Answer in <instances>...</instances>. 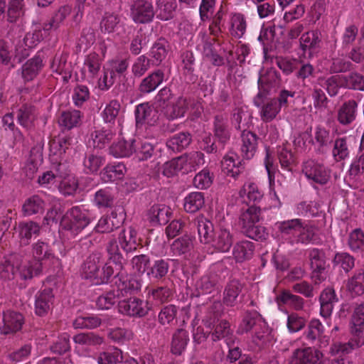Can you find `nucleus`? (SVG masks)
<instances>
[{
	"label": "nucleus",
	"instance_id": "obj_1",
	"mask_svg": "<svg viewBox=\"0 0 364 364\" xmlns=\"http://www.w3.org/2000/svg\"><path fill=\"white\" fill-rule=\"evenodd\" d=\"M195 225L201 242L210 243L218 252H227L230 250L233 240L229 229L223 227L214 229L213 223L203 216L197 217Z\"/></svg>",
	"mask_w": 364,
	"mask_h": 364
},
{
	"label": "nucleus",
	"instance_id": "obj_2",
	"mask_svg": "<svg viewBox=\"0 0 364 364\" xmlns=\"http://www.w3.org/2000/svg\"><path fill=\"white\" fill-rule=\"evenodd\" d=\"M21 253V250L18 253L11 254L1 262V277L11 279L16 274H18L21 279L27 280L41 273L42 264L32 259H23Z\"/></svg>",
	"mask_w": 364,
	"mask_h": 364
},
{
	"label": "nucleus",
	"instance_id": "obj_3",
	"mask_svg": "<svg viewBox=\"0 0 364 364\" xmlns=\"http://www.w3.org/2000/svg\"><path fill=\"white\" fill-rule=\"evenodd\" d=\"M105 251L107 261L104 260V264L98 267L91 281L95 285L107 284L117 272L122 271L124 269L125 259L115 238L110 237L107 240L105 245Z\"/></svg>",
	"mask_w": 364,
	"mask_h": 364
},
{
	"label": "nucleus",
	"instance_id": "obj_4",
	"mask_svg": "<svg viewBox=\"0 0 364 364\" xmlns=\"http://www.w3.org/2000/svg\"><path fill=\"white\" fill-rule=\"evenodd\" d=\"M276 227L282 237L291 245L301 243L308 245L314 243L316 228L301 219L295 218L276 223Z\"/></svg>",
	"mask_w": 364,
	"mask_h": 364
},
{
	"label": "nucleus",
	"instance_id": "obj_5",
	"mask_svg": "<svg viewBox=\"0 0 364 364\" xmlns=\"http://www.w3.org/2000/svg\"><path fill=\"white\" fill-rule=\"evenodd\" d=\"M134 116L136 129H144L143 135L146 139H156L159 136L158 109L148 102L141 103L136 106Z\"/></svg>",
	"mask_w": 364,
	"mask_h": 364
},
{
	"label": "nucleus",
	"instance_id": "obj_6",
	"mask_svg": "<svg viewBox=\"0 0 364 364\" xmlns=\"http://www.w3.org/2000/svg\"><path fill=\"white\" fill-rule=\"evenodd\" d=\"M92 222L90 213L84 206L69 209L61 220V231L68 239L78 235Z\"/></svg>",
	"mask_w": 364,
	"mask_h": 364
},
{
	"label": "nucleus",
	"instance_id": "obj_7",
	"mask_svg": "<svg viewBox=\"0 0 364 364\" xmlns=\"http://www.w3.org/2000/svg\"><path fill=\"white\" fill-rule=\"evenodd\" d=\"M262 209L259 205H250L242 210L239 217V225L242 232L255 240L265 239V228L257 223L261 219Z\"/></svg>",
	"mask_w": 364,
	"mask_h": 364
},
{
	"label": "nucleus",
	"instance_id": "obj_8",
	"mask_svg": "<svg viewBox=\"0 0 364 364\" xmlns=\"http://www.w3.org/2000/svg\"><path fill=\"white\" fill-rule=\"evenodd\" d=\"M205 163L204 154L200 151H192L165 163L164 174L168 177L178 172L188 173L196 171Z\"/></svg>",
	"mask_w": 364,
	"mask_h": 364
},
{
	"label": "nucleus",
	"instance_id": "obj_9",
	"mask_svg": "<svg viewBox=\"0 0 364 364\" xmlns=\"http://www.w3.org/2000/svg\"><path fill=\"white\" fill-rule=\"evenodd\" d=\"M265 323L257 311H247L238 326L237 333H251L253 342L258 344L265 336Z\"/></svg>",
	"mask_w": 364,
	"mask_h": 364
},
{
	"label": "nucleus",
	"instance_id": "obj_10",
	"mask_svg": "<svg viewBox=\"0 0 364 364\" xmlns=\"http://www.w3.org/2000/svg\"><path fill=\"white\" fill-rule=\"evenodd\" d=\"M205 326L209 329L211 340L216 342L224 340L228 346L235 343V337L230 323L226 320L218 321L215 318H205L203 320Z\"/></svg>",
	"mask_w": 364,
	"mask_h": 364
},
{
	"label": "nucleus",
	"instance_id": "obj_11",
	"mask_svg": "<svg viewBox=\"0 0 364 364\" xmlns=\"http://www.w3.org/2000/svg\"><path fill=\"white\" fill-rule=\"evenodd\" d=\"M129 16L137 24H146L153 21L155 10L153 4L149 0H129Z\"/></svg>",
	"mask_w": 364,
	"mask_h": 364
},
{
	"label": "nucleus",
	"instance_id": "obj_12",
	"mask_svg": "<svg viewBox=\"0 0 364 364\" xmlns=\"http://www.w3.org/2000/svg\"><path fill=\"white\" fill-rule=\"evenodd\" d=\"M302 173L311 184L324 186L331 179V171L322 163L310 159L303 164Z\"/></svg>",
	"mask_w": 364,
	"mask_h": 364
},
{
	"label": "nucleus",
	"instance_id": "obj_13",
	"mask_svg": "<svg viewBox=\"0 0 364 364\" xmlns=\"http://www.w3.org/2000/svg\"><path fill=\"white\" fill-rule=\"evenodd\" d=\"M351 338L347 343L335 342L329 350L331 355H336L339 353L348 355L354 349L364 345V328L363 326L353 324L351 327Z\"/></svg>",
	"mask_w": 364,
	"mask_h": 364
},
{
	"label": "nucleus",
	"instance_id": "obj_14",
	"mask_svg": "<svg viewBox=\"0 0 364 364\" xmlns=\"http://www.w3.org/2000/svg\"><path fill=\"white\" fill-rule=\"evenodd\" d=\"M282 86L279 73L274 68L262 69L257 80L258 92L256 95H269L276 92Z\"/></svg>",
	"mask_w": 364,
	"mask_h": 364
},
{
	"label": "nucleus",
	"instance_id": "obj_15",
	"mask_svg": "<svg viewBox=\"0 0 364 364\" xmlns=\"http://www.w3.org/2000/svg\"><path fill=\"white\" fill-rule=\"evenodd\" d=\"M117 308L120 314L132 318L144 317L150 310L147 301L136 296L119 301Z\"/></svg>",
	"mask_w": 364,
	"mask_h": 364
},
{
	"label": "nucleus",
	"instance_id": "obj_16",
	"mask_svg": "<svg viewBox=\"0 0 364 364\" xmlns=\"http://www.w3.org/2000/svg\"><path fill=\"white\" fill-rule=\"evenodd\" d=\"M224 273H228V269L223 264L214 265L210 272L203 276L196 283V289L200 294L212 292L216 284L225 277Z\"/></svg>",
	"mask_w": 364,
	"mask_h": 364
},
{
	"label": "nucleus",
	"instance_id": "obj_17",
	"mask_svg": "<svg viewBox=\"0 0 364 364\" xmlns=\"http://www.w3.org/2000/svg\"><path fill=\"white\" fill-rule=\"evenodd\" d=\"M325 328L318 318H312L304 333V338L309 343L319 348H326L329 344V337L324 334Z\"/></svg>",
	"mask_w": 364,
	"mask_h": 364
},
{
	"label": "nucleus",
	"instance_id": "obj_18",
	"mask_svg": "<svg viewBox=\"0 0 364 364\" xmlns=\"http://www.w3.org/2000/svg\"><path fill=\"white\" fill-rule=\"evenodd\" d=\"M267 95H255L254 105L259 109V115L264 122H270L277 118L282 108L273 98L266 99Z\"/></svg>",
	"mask_w": 364,
	"mask_h": 364
},
{
	"label": "nucleus",
	"instance_id": "obj_19",
	"mask_svg": "<svg viewBox=\"0 0 364 364\" xmlns=\"http://www.w3.org/2000/svg\"><path fill=\"white\" fill-rule=\"evenodd\" d=\"M110 237L115 238L118 245H119L122 250L127 254L134 252L142 247L141 239L137 231L132 227L121 230L117 238L110 235L108 240Z\"/></svg>",
	"mask_w": 364,
	"mask_h": 364
},
{
	"label": "nucleus",
	"instance_id": "obj_20",
	"mask_svg": "<svg viewBox=\"0 0 364 364\" xmlns=\"http://www.w3.org/2000/svg\"><path fill=\"white\" fill-rule=\"evenodd\" d=\"M55 296L53 289L45 288L39 290L35 295L34 313L39 317H45L52 311Z\"/></svg>",
	"mask_w": 364,
	"mask_h": 364
},
{
	"label": "nucleus",
	"instance_id": "obj_21",
	"mask_svg": "<svg viewBox=\"0 0 364 364\" xmlns=\"http://www.w3.org/2000/svg\"><path fill=\"white\" fill-rule=\"evenodd\" d=\"M308 257L312 270V277L316 282H321L325 279V277L323 275L326 263L325 252L322 250L312 248L309 251Z\"/></svg>",
	"mask_w": 364,
	"mask_h": 364
},
{
	"label": "nucleus",
	"instance_id": "obj_22",
	"mask_svg": "<svg viewBox=\"0 0 364 364\" xmlns=\"http://www.w3.org/2000/svg\"><path fill=\"white\" fill-rule=\"evenodd\" d=\"M334 139V134L331 133L328 129L321 125L316 127L311 139L316 153L318 154L326 153Z\"/></svg>",
	"mask_w": 364,
	"mask_h": 364
},
{
	"label": "nucleus",
	"instance_id": "obj_23",
	"mask_svg": "<svg viewBox=\"0 0 364 364\" xmlns=\"http://www.w3.org/2000/svg\"><path fill=\"white\" fill-rule=\"evenodd\" d=\"M352 139L350 136H337L333 141L331 156L336 162H341L350 155Z\"/></svg>",
	"mask_w": 364,
	"mask_h": 364
},
{
	"label": "nucleus",
	"instance_id": "obj_24",
	"mask_svg": "<svg viewBox=\"0 0 364 364\" xmlns=\"http://www.w3.org/2000/svg\"><path fill=\"white\" fill-rule=\"evenodd\" d=\"M41 229L40 225L32 220L19 223L17 227L19 247L23 248L28 246L33 237H36L40 235Z\"/></svg>",
	"mask_w": 364,
	"mask_h": 364
},
{
	"label": "nucleus",
	"instance_id": "obj_25",
	"mask_svg": "<svg viewBox=\"0 0 364 364\" xmlns=\"http://www.w3.org/2000/svg\"><path fill=\"white\" fill-rule=\"evenodd\" d=\"M188 108L186 98L178 97L174 102H169L160 109L161 114L169 121L184 117Z\"/></svg>",
	"mask_w": 364,
	"mask_h": 364
},
{
	"label": "nucleus",
	"instance_id": "obj_26",
	"mask_svg": "<svg viewBox=\"0 0 364 364\" xmlns=\"http://www.w3.org/2000/svg\"><path fill=\"white\" fill-rule=\"evenodd\" d=\"M3 326L0 327L2 334L16 333L21 329L24 323L23 316L14 311H6L3 313Z\"/></svg>",
	"mask_w": 364,
	"mask_h": 364
},
{
	"label": "nucleus",
	"instance_id": "obj_27",
	"mask_svg": "<svg viewBox=\"0 0 364 364\" xmlns=\"http://www.w3.org/2000/svg\"><path fill=\"white\" fill-rule=\"evenodd\" d=\"M213 131L215 139L225 147L230 139V129L227 115L221 114L215 116Z\"/></svg>",
	"mask_w": 364,
	"mask_h": 364
},
{
	"label": "nucleus",
	"instance_id": "obj_28",
	"mask_svg": "<svg viewBox=\"0 0 364 364\" xmlns=\"http://www.w3.org/2000/svg\"><path fill=\"white\" fill-rule=\"evenodd\" d=\"M358 104L355 100L344 102L338 109L336 119L343 126L351 124L356 119Z\"/></svg>",
	"mask_w": 364,
	"mask_h": 364
},
{
	"label": "nucleus",
	"instance_id": "obj_29",
	"mask_svg": "<svg viewBox=\"0 0 364 364\" xmlns=\"http://www.w3.org/2000/svg\"><path fill=\"white\" fill-rule=\"evenodd\" d=\"M323 353L314 348L307 347L294 350L290 364H316Z\"/></svg>",
	"mask_w": 364,
	"mask_h": 364
},
{
	"label": "nucleus",
	"instance_id": "obj_30",
	"mask_svg": "<svg viewBox=\"0 0 364 364\" xmlns=\"http://www.w3.org/2000/svg\"><path fill=\"white\" fill-rule=\"evenodd\" d=\"M38 114L35 106L31 104H23L16 111L17 122L24 129H31L34 127Z\"/></svg>",
	"mask_w": 364,
	"mask_h": 364
},
{
	"label": "nucleus",
	"instance_id": "obj_31",
	"mask_svg": "<svg viewBox=\"0 0 364 364\" xmlns=\"http://www.w3.org/2000/svg\"><path fill=\"white\" fill-rule=\"evenodd\" d=\"M172 262V259L168 258H160L154 260L150 267L147 268L146 274L148 277L154 281L165 279L168 274Z\"/></svg>",
	"mask_w": 364,
	"mask_h": 364
},
{
	"label": "nucleus",
	"instance_id": "obj_32",
	"mask_svg": "<svg viewBox=\"0 0 364 364\" xmlns=\"http://www.w3.org/2000/svg\"><path fill=\"white\" fill-rule=\"evenodd\" d=\"M105 258L102 252L95 251L91 253L84 262L82 267V275L90 282L94 277L99 267L104 264Z\"/></svg>",
	"mask_w": 364,
	"mask_h": 364
},
{
	"label": "nucleus",
	"instance_id": "obj_33",
	"mask_svg": "<svg viewBox=\"0 0 364 364\" xmlns=\"http://www.w3.org/2000/svg\"><path fill=\"white\" fill-rule=\"evenodd\" d=\"M171 215V209L164 205H154L146 214V219L152 226L165 225Z\"/></svg>",
	"mask_w": 364,
	"mask_h": 364
},
{
	"label": "nucleus",
	"instance_id": "obj_34",
	"mask_svg": "<svg viewBox=\"0 0 364 364\" xmlns=\"http://www.w3.org/2000/svg\"><path fill=\"white\" fill-rule=\"evenodd\" d=\"M258 137L256 134L243 130L241 134V155L243 159L250 160L255 154L257 149Z\"/></svg>",
	"mask_w": 364,
	"mask_h": 364
},
{
	"label": "nucleus",
	"instance_id": "obj_35",
	"mask_svg": "<svg viewBox=\"0 0 364 364\" xmlns=\"http://www.w3.org/2000/svg\"><path fill=\"white\" fill-rule=\"evenodd\" d=\"M243 201L250 205H258L262 200L264 193L255 183H246L239 192Z\"/></svg>",
	"mask_w": 364,
	"mask_h": 364
},
{
	"label": "nucleus",
	"instance_id": "obj_36",
	"mask_svg": "<svg viewBox=\"0 0 364 364\" xmlns=\"http://www.w3.org/2000/svg\"><path fill=\"white\" fill-rule=\"evenodd\" d=\"M46 201L39 195H33L25 200L22 205V213L25 217L41 215L46 208Z\"/></svg>",
	"mask_w": 364,
	"mask_h": 364
},
{
	"label": "nucleus",
	"instance_id": "obj_37",
	"mask_svg": "<svg viewBox=\"0 0 364 364\" xmlns=\"http://www.w3.org/2000/svg\"><path fill=\"white\" fill-rule=\"evenodd\" d=\"M122 216L118 218L116 212H112L109 215H104L98 220L95 227L97 233H109L118 229L123 223Z\"/></svg>",
	"mask_w": 364,
	"mask_h": 364
},
{
	"label": "nucleus",
	"instance_id": "obj_38",
	"mask_svg": "<svg viewBox=\"0 0 364 364\" xmlns=\"http://www.w3.org/2000/svg\"><path fill=\"white\" fill-rule=\"evenodd\" d=\"M338 301L335 290L332 288L324 289L320 295V314L323 318H328L333 309L334 304Z\"/></svg>",
	"mask_w": 364,
	"mask_h": 364
},
{
	"label": "nucleus",
	"instance_id": "obj_39",
	"mask_svg": "<svg viewBox=\"0 0 364 364\" xmlns=\"http://www.w3.org/2000/svg\"><path fill=\"white\" fill-rule=\"evenodd\" d=\"M43 67V58L37 54L28 60L21 67V77L25 82L33 80Z\"/></svg>",
	"mask_w": 364,
	"mask_h": 364
},
{
	"label": "nucleus",
	"instance_id": "obj_40",
	"mask_svg": "<svg viewBox=\"0 0 364 364\" xmlns=\"http://www.w3.org/2000/svg\"><path fill=\"white\" fill-rule=\"evenodd\" d=\"M115 134L116 132L110 128L95 129L90 134L88 144L94 148L102 149L110 143Z\"/></svg>",
	"mask_w": 364,
	"mask_h": 364
},
{
	"label": "nucleus",
	"instance_id": "obj_41",
	"mask_svg": "<svg viewBox=\"0 0 364 364\" xmlns=\"http://www.w3.org/2000/svg\"><path fill=\"white\" fill-rule=\"evenodd\" d=\"M70 139L66 137L53 139L49 142V160L50 163L63 161L66 150L69 148Z\"/></svg>",
	"mask_w": 364,
	"mask_h": 364
},
{
	"label": "nucleus",
	"instance_id": "obj_42",
	"mask_svg": "<svg viewBox=\"0 0 364 364\" xmlns=\"http://www.w3.org/2000/svg\"><path fill=\"white\" fill-rule=\"evenodd\" d=\"M32 259L43 264V262L54 258V253L48 242L38 240L31 245Z\"/></svg>",
	"mask_w": 364,
	"mask_h": 364
},
{
	"label": "nucleus",
	"instance_id": "obj_43",
	"mask_svg": "<svg viewBox=\"0 0 364 364\" xmlns=\"http://www.w3.org/2000/svg\"><path fill=\"white\" fill-rule=\"evenodd\" d=\"M84 115L77 109H68L62 112L58 119V123L64 129L70 130L79 127Z\"/></svg>",
	"mask_w": 364,
	"mask_h": 364
},
{
	"label": "nucleus",
	"instance_id": "obj_44",
	"mask_svg": "<svg viewBox=\"0 0 364 364\" xmlns=\"http://www.w3.org/2000/svg\"><path fill=\"white\" fill-rule=\"evenodd\" d=\"M164 70L158 69L144 77L140 85L139 90L142 93H150L154 91L164 80Z\"/></svg>",
	"mask_w": 364,
	"mask_h": 364
},
{
	"label": "nucleus",
	"instance_id": "obj_45",
	"mask_svg": "<svg viewBox=\"0 0 364 364\" xmlns=\"http://www.w3.org/2000/svg\"><path fill=\"white\" fill-rule=\"evenodd\" d=\"M188 343V332L183 328L176 329L171 337V353L176 355H181L186 350Z\"/></svg>",
	"mask_w": 364,
	"mask_h": 364
},
{
	"label": "nucleus",
	"instance_id": "obj_46",
	"mask_svg": "<svg viewBox=\"0 0 364 364\" xmlns=\"http://www.w3.org/2000/svg\"><path fill=\"white\" fill-rule=\"evenodd\" d=\"M178 4L176 0H156L155 14L161 21H168L175 16Z\"/></svg>",
	"mask_w": 364,
	"mask_h": 364
},
{
	"label": "nucleus",
	"instance_id": "obj_47",
	"mask_svg": "<svg viewBox=\"0 0 364 364\" xmlns=\"http://www.w3.org/2000/svg\"><path fill=\"white\" fill-rule=\"evenodd\" d=\"M223 171L232 178H237L244 168L241 161L235 153H229L223 157L221 161Z\"/></svg>",
	"mask_w": 364,
	"mask_h": 364
},
{
	"label": "nucleus",
	"instance_id": "obj_48",
	"mask_svg": "<svg viewBox=\"0 0 364 364\" xmlns=\"http://www.w3.org/2000/svg\"><path fill=\"white\" fill-rule=\"evenodd\" d=\"M321 43V33L318 29L309 31L302 34L300 38V46L305 53L307 50L309 54L320 47Z\"/></svg>",
	"mask_w": 364,
	"mask_h": 364
},
{
	"label": "nucleus",
	"instance_id": "obj_49",
	"mask_svg": "<svg viewBox=\"0 0 364 364\" xmlns=\"http://www.w3.org/2000/svg\"><path fill=\"white\" fill-rule=\"evenodd\" d=\"M276 301L278 305H287L294 311H302L304 309V299L289 290H283L277 296Z\"/></svg>",
	"mask_w": 364,
	"mask_h": 364
},
{
	"label": "nucleus",
	"instance_id": "obj_50",
	"mask_svg": "<svg viewBox=\"0 0 364 364\" xmlns=\"http://www.w3.org/2000/svg\"><path fill=\"white\" fill-rule=\"evenodd\" d=\"M192 141L189 132H181L171 136L166 141V146L173 152H181L186 149Z\"/></svg>",
	"mask_w": 364,
	"mask_h": 364
},
{
	"label": "nucleus",
	"instance_id": "obj_51",
	"mask_svg": "<svg viewBox=\"0 0 364 364\" xmlns=\"http://www.w3.org/2000/svg\"><path fill=\"white\" fill-rule=\"evenodd\" d=\"M127 168L123 163L117 162L107 164L101 172V178L105 182H112L122 179Z\"/></svg>",
	"mask_w": 364,
	"mask_h": 364
},
{
	"label": "nucleus",
	"instance_id": "obj_52",
	"mask_svg": "<svg viewBox=\"0 0 364 364\" xmlns=\"http://www.w3.org/2000/svg\"><path fill=\"white\" fill-rule=\"evenodd\" d=\"M243 289V284L237 279H232L228 283L224 291L223 301L228 306H234L237 299Z\"/></svg>",
	"mask_w": 364,
	"mask_h": 364
},
{
	"label": "nucleus",
	"instance_id": "obj_53",
	"mask_svg": "<svg viewBox=\"0 0 364 364\" xmlns=\"http://www.w3.org/2000/svg\"><path fill=\"white\" fill-rule=\"evenodd\" d=\"M228 12V4L222 1L218 11L212 18V22L209 26V31L211 35L218 36L225 27V18Z\"/></svg>",
	"mask_w": 364,
	"mask_h": 364
},
{
	"label": "nucleus",
	"instance_id": "obj_54",
	"mask_svg": "<svg viewBox=\"0 0 364 364\" xmlns=\"http://www.w3.org/2000/svg\"><path fill=\"white\" fill-rule=\"evenodd\" d=\"M193 248V242L188 235H183L175 240L171 245V252L175 256H183L186 258Z\"/></svg>",
	"mask_w": 364,
	"mask_h": 364
},
{
	"label": "nucleus",
	"instance_id": "obj_55",
	"mask_svg": "<svg viewBox=\"0 0 364 364\" xmlns=\"http://www.w3.org/2000/svg\"><path fill=\"white\" fill-rule=\"evenodd\" d=\"M72 7L69 5H64L60 7L54 13L51 19L43 24L44 31L48 32L51 30L58 29L60 25L64 22L65 18L70 15Z\"/></svg>",
	"mask_w": 364,
	"mask_h": 364
},
{
	"label": "nucleus",
	"instance_id": "obj_56",
	"mask_svg": "<svg viewBox=\"0 0 364 364\" xmlns=\"http://www.w3.org/2000/svg\"><path fill=\"white\" fill-rule=\"evenodd\" d=\"M123 27L121 16L116 13L106 12L100 21V28L104 33L118 32L119 29Z\"/></svg>",
	"mask_w": 364,
	"mask_h": 364
},
{
	"label": "nucleus",
	"instance_id": "obj_57",
	"mask_svg": "<svg viewBox=\"0 0 364 364\" xmlns=\"http://www.w3.org/2000/svg\"><path fill=\"white\" fill-rule=\"evenodd\" d=\"M155 150V145L147 139H135L134 153L139 161H146L151 159Z\"/></svg>",
	"mask_w": 364,
	"mask_h": 364
},
{
	"label": "nucleus",
	"instance_id": "obj_58",
	"mask_svg": "<svg viewBox=\"0 0 364 364\" xmlns=\"http://www.w3.org/2000/svg\"><path fill=\"white\" fill-rule=\"evenodd\" d=\"M247 29V21L244 14L241 13H232L230 18V32L236 38H241Z\"/></svg>",
	"mask_w": 364,
	"mask_h": 364
},
{
	"label": "nucleus",
	"instance_id": "obj_59",
	"mask_svg": "<svg viewBox=\"0 0 364 364\" xmlns=\"http://www.w3.org/2000/svg\"><path fill=\"white\" fill-rule=\"evenodd\" d=\"M135 139L120 140L109 147V154L116 158L129 157L134 153Z\"/></svg>",
	"mask_w": 364,
	"mask_h": 364
},
{
	"label": "nucleus",
	"instance_id": "obj_60",
	"mask_svg": "<svg viewBox=\"0 0 364 364\" xmlns=\"http://www.w3.org/2000/svg\"><path fill=\"white\" fill-rule=\"evenodd\" d=\"M125 273L122 271L117 272L114 276L118 278L120 283L117 284L118 291H122L125 293L134 294L139 291L141 288V282L134 277L124 279Z\"/></svg>",
	"mask_w": 364,
	"mask_h": 364
},
{
	"label": "nucleus",
	"instance_id": "obj_61",
	"mask_svg": "<svg viewBox=\"0 0 364 364\" xmlns=\"http://www.w3.org/2000/svg\"><path fill=\"white\" fill-rule=\"evenodd\" d=\"M68 57L65 55H56L50 65L53 72L62 75L65 82H68L71 77V69L67 62Z\"/></svg>",
	"mask_w": 364,
	"mask_h": 364
},
{
	"label": "nucleus",
	"instance_id": "obj_62",
	"mask_svg": "<svg viewBox=\"0 0 364 364\" xmlns=\"http://www.w3.org/2000/svg\"><path fill=\"white\" fill-rule=\"evenodd\" d=\"M205 204L204 193L191 192L184 198L183 208L187 213H194L200 210Z\"/></svg>",
	"mask_w": 364,
	"mask_h": 364
},
{
	"label": "nucleus",
	"instance_id": "obj_63",
	"mask_svg": "<svg viewBox=\"0 0 364 364\" xmlns=\"http://www.w3.org/2000/svg\"><path fill=\"white\" fill-rule=\"evenodd\" d=\"M255 250L252 242L245 240L237 242L233 249V255L237 262H242L252 258Z\"/></svg>",
	"mask_w": 364,
	"mask_h": 364
},
{
	"label": "nucleus",
	"instance_id": "obj_64",
	"mask_svg": "<svg viewBox=\"0 0 364 364\" xmlns=\"http://www.w3.org/2000/svg\"><path fill=\"white\" fill-rule=\"evenodd\" d=\"M348 246L354 253L364 252V232L360 228H355L349 233Z\"/></svg>",
	"mask_w": 364,
	"mask_h": 364
}]
</instances>
